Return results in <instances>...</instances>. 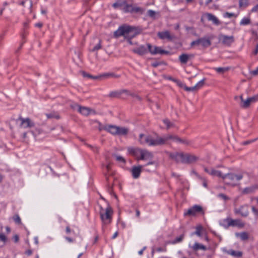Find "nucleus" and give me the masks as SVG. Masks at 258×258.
<instances>
[{
	"mask_svg": "<svg viewBox=\"0 0 258 258\" xmlns=\"http://www.w3.org/2000/svg\"><path fill=\"white\" fill-rule=\"evenodd\" d=\"M257 188L256 186H251L250 187H248L246 188H245L243 191L242 193L244 194H248L252 193L254 191V190Z\"/></svg>",
	"mask_w": 258,
	"mask_h": 258,
	"instance_id": "nucleus-28",
	"label": "nucleus"
},
{
	"mask_svg": "<svg viewBox=\"0 0 258 258\" xmlns=\"http://www.w3.org/2000/svg\"><path fill=\"white\" fill-rule=\"evenodd\" d=\"M132 51L140 55H143L147 52V49L144 45H140L139 47L133 49Z\"/></svg>",
	"mask_w": 258,
	"mask_h": 258,
	"instance_id": "nucleus-20",
	"label": "nucleus"
},
{
	"mask_svg": "<svg viewBox=\"0 0 258 258\" xmlns=\"http://www.w3.org/2000/svg\"><path fill=\"white\" fill-rule=\"evenodd\" d=\"M157 35L161 39H166L169 41H171L174 38V36L171 35L168 31L159 32Z\"/></svg>",
	"mask_w": 258,
	"mask_h": 258,
	"instance_id": "nucleus-17",
	"label": "nucleus"
},
{
	"mask_svg": "<svg viewBox=\"0 0 258 258\" xmlns=\"http://www.w3.org/2000/svg\"><path fill=\"white\" fill-rule=\"evenodd\" d=\"M88 147L91 148L94 152L98 153L99 150H98V148L97 147H93V146H92L90 145H88Z\"/></svg>",
	"mask_w": 258,
	"mask_h": 258,
	"instance_id": "nucleus-55",
	"label": "nucleus"
},
{
	"mask_svg": "<svg viewBox=\"0 0 258 258\" xmlns=\"http://www.w3.org/2000/svg\"><path fill=\"white\" fill-rule=\"evenodd\" d=\"M239 99L240 100V106L242 108H247L251 104L258 101V94L246 99H244L241 95L239 96Z\"/></svg>",
	"mask_w": 258,
	"mask_h": 258,
	"instance_id": "nucleus-6",
	"label": "nucleus"
},
{
	"mask_svg": "<svg viewBox=\"0 0 258 258\" xmlns=\"http://www.w3.org/2000/svg\"><path fill=\"white\" fill-rule=\"evenodd\" d=\"M120 76L116 75L113 73H104L99 76H92L91 79L94 80H103L109 78H118Z\"/></svg>",
	"mask_w": 258,
	"mask_h": 258,
	"instance_id": "nucleus-13",
	"label": "nucleus"
},
{
	"mask_svg": "<svg viewBox=\"0 0 258 258\" xmlns=\"http://www.w3.org/2000/svg\"><path fill=\"white\" fill-rule=\"evenodd\" d=\"M139 155L140 156V159L141 160H148L152 159L153 157L152 154L147 151L140 150H139Z\"/></svg>",
	"mask_w": 258,
	"mask_h": 258,
	"instance_id": "nucleus-16",
	"label": "nucleus"
},
{
	"mask_svg": "<svg viewBox=\"0 0 258 258\" xmlns=\"http://www.w3.org/2000/svg\"><path fill=\"white\" fill-rule=\"evenodd\" d=\"M169 157L176 162H181L185 164L193 163L196 162L198 159L194 155L177 152L170 153Z\"/></svg>",
	"mask_w": 258,
	"mask_h": 258,
	"instance_id": "nucleus-2",
	"label": "nucleus"
},
{
	"mask_svg": "<svg viewBox=\"0 0 258 258\" xmlns=\"http://www.w3.org/2000/svg\"><path fill=\"white\" fill-rule=\"evenodd\" d=\"M120 95V91H116L110 92L108 96L111 98H116L119 97Z\"/></svg>",
	"mask_w": 258,
	"mask_h": 258,
	"instance_id": "nucleus-35",
	"label": "nucleus"
},
{
	"mask_svg": "<svg viewBox=\"0 0 258 258\" xmlns=\"http://www.w3.org/2000/svg\"><path fill=\"white\" fill-rule=\"evenodd\" d=\"M206 17L209 21H212L213 23L216 25H219L221 24L218 18L212 14L207 13Z\"/></svg>",
	"mask_w": 258,
	"mask_h": 258,
	"instance_id": "nucleus-21",
	"label": "nucleus"
},
{
	"mask_svg": "<svg viewBox=\"0 0 258 258\" xmlns=\"http://www.w3.org/2000/svg\"><path fill=\"white\" fill-rule=\"evenodd\" d=\"M159 64H160V62H157V61L154 62L152 63V64H151L152 66L154 68L158 67Z\"/></svg>",
	"mask_w": 258,
	"mask_h": 258,
	"instance_id": "nucleus-61",
	"label": "nucleus"
},
{
	"mask_svg": "<svg viewBox=\"0 0 258 258\" xmlns=\"http://www.w3.org/2000/svg\"><path fill=\"white\" fill-rule=\"evenodd\" d=\"M117 132L116 136H125L129 132V129L125 127H117Z\"/></svg>",
	"mask_w": 258,
	"mask_h": 258,
	"instance_id": "nucleus-22",
	"label": "nucleus"
},
{
	"mask_svg": "<svg viewBox=\"0 0 258 258\" xmlns=\"http://www.w3.org/2000/svg\"><path fill=\"white\" fill-rule=\"evenodd\" d=\"M250 74L254 75V76H256L258 75V67L256 68L255 70H253V71H252L251 72H250Z\"/></svg>",
	"mask_w": 258,
	"mask_h": 258,
	"instance_id": "nucleus-58",
	"label": "nucleus"
},
{
	"mask_svg": "<svg viewBox=\"0 0 258 258\" xmlns=\"http://www.w3.org/2000/svg\"><path fill=\"white\" fill-rule=\"evenodd\" d=\"M202 230V227L201 226H198L196 227V231L192 234H196L199 236L201 235V231Z\"/></svg>",
	"mask_w": 258,
	"mask_h": 258,
	"instance_id": "nucleus-42",
	"label": "nucleus"
},
{
	"mask_svg": "<svg viewBox=\"0 0 258 258\" xmlns=\"http://www.w3.org/2000/svg\"><path fill=\"white\" fill-rule=\"evenodd\" d=\"M205 83V79L199 81L195 86L191 87H185V90L186 91H195L202 88Z\"/></svg>",
	"mask_w": 258,
	"mask_h": 258,
	"instance_id": "nucleus-19",
	"label": "nucleus"
},
{
	"mask_svg": "<svg viewBox=\"0 0 258 258\" xmlns=\"http://www.w3.org/2000/svg\"><path fill=\"white\" fill-rule=\"evenodd\" d=\"M249 5V0H239V6L240 8H245Z\"/></svg>",
	"mask_w": 258,
	"mask_h": 258,
	"instance_id": "nucleus-32",
	"label": "nucleus"
},
{
	"mask_svg": "<svg viewBox=\"0 0 258 258\" xmlns=\"http://www.w3.org/2000/svg\"><path fill=\"white\" fill-rule=\"evenodd\" d=\"M204 214V210L202 206L199 205H195L191 208L188 209L186 212L184 213V216H195L197 214Z\"/></svg>",
	"mask_w": 258,
	"mask_h": 258,
	"instance_id": "nucleus-7",
	"label": "nucleus"
},
{
	"mask_svg": "<svg viewBox=\"0 0 258 258\" xmlns=\"http://www.w3.org/2000/svg\"><path fill=\"white\" fill-rule=\"evenodd\" d=\"M184 236V235L183 234H181L179 237L176 238L173 241H172L171 242V243L172 244H175L176 243H178V242H181L182 240V239H183Z\"/></svg>",
	"mask_w": 258,
	"mask_h": 258,
	"instance_id": "nucleus-39",
	"label": "nucleus"
},
{
	"mask_svg": "<svg viewBox=\"0 0 258 258\" xmlns=\"http://www.w3.org/2000/svg\"><path fill=\"white\" fill-rule=\"evenodd\" d=\"M226 221L227 222L228 226H237L239 228H242L244 226V223L240 219H232L227 218Z\"/></svg>",
	"mask_w": 258,
	"mask_h": 258,
	"instance_id": "nucleus-12",
	"label": "nucleus"
},
{
	"mask_svg": "<svg viewBox=\"0 0 258 258\" xmlns=\"http://www.w3.org/2000/svg\"><path fill=\"white\" fill-rule=\"evenodd\" d=\"M224 17H227V18H231L232 17H236V16L234 14V13H229V12H226L224 14Z\"/></svg>",
	"mask_w": 258,
	"mask_h": 258,
	"instance_id": "nucleus-49",
	"label": "nucleus"
},
{
	"mask_svg": "<svg viewBox=\"0 0 258 258\" xmlns=\"http://www.w3.org/2000/svg\"><path fill=\"white\" fill-rule=\"evenodd\" d=\"M194 57L193 54L182 53L179 56V60L182 64H185Z\"/></svg>",
	"mask_w": 258,
	"mask_h": 258,
	"instance_id": "nucleus-18",
	"label": "nucleus"
},
{
	"mask_svg": "<svg viewBox=\"0 0 258 258\" xmlns=\"http://www.w3.org/2000/svg\"><path fill=\"white\" fill-rule=\"evenodd\" d=\"M236 235L239 236L242 240H246L248 238V234L245 232H241L240 233H237Z\"/></svg>",
	"mask_w": 258,
	"mask_h": 258,
	"instance_id": "nucleus-36",
	"label": "nucleus"
},
{
	"mask_svg": "<svg viewBox=\"0 0 258 258\" xmlns=\"http://www.w3.org/2000/svg\"><path fill=\"white\" fill-rule=\"evenodd\" d=\"M13 220L17 224H20L21 223V218L18 215H16L13 217Z\"/></svg>",
	"mask_w": 258,
	"mask_h": 258,
	"instance_id": "nucleus-45",
	"label": "nucleus"
},
{
	"mask_svg": "<svg viewBox=\"0 0 258 258\" xmlns=\"http://www.w3.org/2000/svg\"><path fill=\"white\" fill-rule=\"evenodd\" d=\"M120 94L121 95L123 93H125L126 94V95H130V96H133L134 95V93H131L129 90H126V89H122V90H120Z\"/></svg>",
	"mask_w": 258,
	"mask_h": 258,
	"instance_id": "nucleus-46",
	"label": "nucleus"
},
{
	"mask_svg": "<svg viewBox=\"0 0 258 258\" xmlns=\"http://www.w3.org/2000/svg\"><path fill=\"white\" fill-rule=\"evenodd\" d=\"M214 70L219 73H223L229 70V68H216Z\"/></svg>",
	"mask_w": 258,
	"mask_h": 258,
	"instance_id": "nucleus-38",
	"label": "nucleus"
},
{
	"mask_svg": "<svg viewBox=\"0 0 258 258\" xmlns=\"http://www.w3.org/2000/svg\"><path fill=\"white\" fill-rule=\"evenodd\" d=\"M177 83L178 86H179L180 87L183 88L185 89V87H186V85L182 83L180 81H177Z\"/></svg>",
	"mask_w": 258,
	"mask_h": 258,
	"instance_id": "nucleus-59",
	"label": "nucleus"
},
{
	"mask_svg": "<svg viewBox=\"0 0 258 258\" xmlns=\"http://www.w3.org/2000/svg\"><path fill=\"white\" fill-rule=\"evenodd\" d=\"M101 48V41L100 40L99 43L96 44L92 49V51H97Z\"/></svg>",
	"mask_w": 258,
	"mask_h": 258,
	"instance_id": "nucleus-44",
	"label": "nucleus"
},
{
	"mask_svg": "<svg viewBox=\"0 0 258 258\" xmlns=\"http://www.w3.org/2000/svg\"><path fill=\"white\" fill-rule=\"evenodd\" d=\"M257 140V139L255 138V139H254L253 140H248V141H244L242 143V145H247L249 144H251L255 141H256Z\"/></svg>",
	"mask_w": 258,
	"mask_h": 258,
	"instance_id": "nucleus-50",
	"label": "nucleus"
},
{
	"mask_svg": "<svg viewBox=\"0 0 258 258\" xmlns=\"http://www.w3.org/2000/svg\"><path fill=\"white\" fill-rule=\"evenodd\" d=\"M145 10L134 5L133 13L143 14Z\"/></svg>",
	"mask_w": 258,
	"mask_h": 258,
	"instance_id": "nucleus-33",
	"label": "nucleus"
},
{
	"mask_svg": "<svg viewBox=\"0 0 258 258\" xmlns=\"http://www.w3.org/2000/svg\"><path fill=\"white\" fill-rule=\"evenodd\" d=\"M113 156L115 157L116 160L118 162L122 163L123 164H124L125 163V160L123 157L115 154L113 155Z\"/></svg>",
	"mask_w": 258,
	"mask_h": 258,
	"instance_id": "nucleus-34",
	"label": "nucleus"
},
{
	"mask_svg": "<svg viewBox=\"0 0 258 258\" xmlns=\"http://www.w3.org/2000/svg\"><path fill=\"white\" fill-rule=\"evenodd\" d=\"M82 74L83 76V77H87L89 78H91V77H92V75H91L90 74H88L85 72H82Z\"/></svg>",
	"mask_w": 258,
	"mask_h": 258,
	"instance_id": "nucleus-57",
	"label": "nucleus"
},
{
	"mask_svg": "<svg viewBox=\"0 0 258 258\" xmlns=\"http://www.w3.org/2000/svg\"><path fill=\"white\" fill-rule=\"evenodd\" d=\"M106 128H107V125H103L100 123H99L98 129H99V131H102V130H105L106 131Z\"/></svg>",
	"mask_w": 258,
	"mask_h": 258,
	"instance_id": "nucleus-53",
	"label": "nucleus"
},
{
	"mask_svg": "<svg viewBox=\"0 0 258 258\" xmlns=\"http://www.w3.org/2000/svg\"><path fill=\"white\" fill-rule=\"evenodd\" d=\"M139 149H135L133 148H128V152L133 155H139Z\"/></svg>",
	"mask_w": 258,
	"mask_h": 258,
	"instance_id": "nucleus-41",
	"label": "nucleus"
},
{
	"mask_svg": "<svg viewBox=\"0 0 258 258\" xmlns=\"http://www.w3.org/2000/svg\"><path fill=\"white\" fill-rule=\"evenodd\" d=\"M147 47H148V49L149 50V51L150 52V49L151 50H154V46H152L151 44H149V43H148L147 44Z\"/></svg>",
	"mask_w": 258,
	"mask_h": 258,
	"instance_id": "nucleus-60",
	"label": "nucleus"
},
{
	"mask_svg": "<svg viewBox=\"0 0 258 258\" xmlns=\"http://www.w3.org/2000/svg\"><path fill=\"white\" fill-rule=\"evenodd\" d=\"M105 169L108 172V176H112L113 175V172L111 171V167L109 164L105 166Z\"/></svg>",
	"mask_w": 258,
	"mask_h": 258,
	"instance_id": "nucleus-47",
	"label": "nucleus"
},
{
	"mask_svg": "<svg viewBox=\"0 0 258 258\" xmlns=\"http://www.w3.org/2000/svg\"><path fill=\"white\" fill-rule=\"evenodd\" d=\"M161 140H162L161 145H162L165 144L166 142L169 140H172L174 142L179 143L180 141H181V138L177 136L168 134L161 137Z\"/></svg>",
	"mask_w": 258,
	"mask_h": 258,
	"instance_id": "nucleus-14",
	"label": "nucleus"
},
{
	"mask_svg": "<svg viewBox=\"0 0 258 258\" xmlns=\"http://www.w3.org/2000/svg\"><path fill=\"white\" fill-rule=\"evenodd\" d=\"M163 122L166 125L167 130H169L170 128L175 126L174 124L171 122L168 119L166 118L163 119Z\"/></svg>",
	"mask_w": 258,
	"mask_h": 258,
	"instance_id": "nucleus-30",
	"label": "nucleus"
},
{
	"mask_svg": "<svg viewBox=\"0 0 258 258\" xmlns=\"http://www.w3.org/2000/svg\"><path fill=\"white\" fill-rule=\"evenodd\" d=\"M133 7H134V5H129V4H127L125 2V4L124 5L122 10L125 13H133Z\"/></svg>",
	"mask_w": 258,
	"mask_h": 258,
	"instance_id": "nucleus-26",
	"label": "nucleus"
},
{
	"mask_svg": "<svg viewBox=\"0 0 258 258\" xmlns=\"http://www.w3.org/2000/svg\"><path fill=\"white\" fill-rule=\"evenodd\" d=\"M227 253L234 257H240L242 255V252L240 251H235L233 250H229L227 251Z\"/></svg>",
	"mask_w": 258,
	"mask_h": 258,
	"instance_id": "nucleus-27",
	"label": "nucleus"
},
{
	"mask_svg": "<svg viewBox=\"0 0 258 258\" xmlns=\"http://www.w3.org/2000/svg\"><path fill=\"white\" fill-rule=\"evenodd\" d=\"M124 4H125V1H117L113 4L112 6L114 8H122V9Z\"/></svg>",
	"mask_w": 258,
	"mask_h": 258,
	"instance_id": "nucleus-31",
	"label": "nucleus"
},
{
	"mask_svg": "<svg viewBox=\"0 0 258 258\" xmlns=\"http://www.w3.org/2000/svg\"><path fill=\"white\" fill-rule=\"evenodd\" d=\"M250 20L249 18H243L240 22V24L241 25H246L250 24Z\"/></svg>",
	"mask_w": 258,
	"mask_h": 258,
	"instance_id": "nucleus-40",
	"label": "nucleus"
},
{
	"mask_svg": "<svg viewBox=\"0 0 258 258\" xmlns=\"http://www.w3.org/2000/svg\"><path fill=\"white\" fill-rule=\"evenodd\" d=\"M140 33L137 29L134 27L128 25L120 26L119 28L114 32V36L118 38L123 36L125 39L133 38Z\"/></svg>",
	"mask_w": 258,
	"mask_h": 258,
	"instance_id": "nucleus-1",
	"label": "nucleus"
},
{
	"mask_svg": "<svg viewBox=\"0 0 258 258\" xmlns=\"http://www.w3.org/2000/svg\"><path fill=\"white\" fill-rule=\"evenodd\" d=\"M139 142L142 144H148L151 146H161L162 140L161 137L157 136L156 138H154L150 135H146L141 134L139 136Z\"/></svg>",
	"mask_w": 258,
	"mask_h": 258,
	"instance_id": "nucleus-3",
	"label": "nucleus"
},
{
	"mask_svg": "<svg viewBox=\"0 0 258 258\" xmlns=\"http://www.w3.org/2000/svg\"><path fill=\"white\" fill-rule=\"evenodd\" d=\"M142 166H134L132 168V173L134 177H138L142 171Z\"/></svg>",
	"mask_w": 258,
	"mask_h": 258,
	"instance_id": "nucleus-24",
	"label": "nucleus"
},
{
	"mask_svg": "<svg viewBox=\"0 0 258 258\" xmlns=\"http://www.w3.org/2000/svg\"><path fill=\"white\" fill-rule=\"evenodd\" d=\"M257 11H258V5H257L255 7H254L251 10L252 12H257Z\"/></svg>",
	"mask_w": 258,
	"mask_h": 258,
	"instance_id": "nucleus-62",
	"label": "nucleus"
},
{
	"mask_svg": "<svg viewBox=\"0 0 258 258\" xmlns=\"http://www.w3.org/2000/svg\"><path fill=\"white\" fill-rule=\"evenodd\" d=\"M211 44V42L210 40L209 39H207L206 38H199L195 41H193L190 43L191 46L201 45L204 47H207L210 46Z\"/></svg>",
	"mask_w": 258,
	"mask_h": 258,
	"instance_id": "nucleus-9",
	"label": "nucleus"
},
{
	"mask_svg": "<svg viewBox=\"0 0 258 258\" xmlns=\"http://www.w3.org/2000/svg\"><path fill=\"white\" fill-rule=\"evenodd\" d=\"M218 196L221 199H223L224 201H227L229 199V198L223 194H220Z\"/></svg>",
	"mask_w": 258,
	"mask_h": 258,
	"instance_id": "nucleus-52",
	"label": "nucleus"
},
{
	"mask_svg": "<svg viewBox=\"0 0 258 258\" xmlns=\"http://www.w3.org/2000/svg\"><path fill=\"white\" fill-rule=\"evenodd\" d=\"M150 53L153 55L157 54H163L168 53V51L162 49L160 47L154 46V50H151L150 49Z\"/></svg>",
	"mask_w": 258,
	"mask_h": 258,
	"instance_id": "nucleus-23",
	"label": "nucleus"
},
{
	"mask_svg": "<svg viewBox=\"0 0 258 258\" xmlns=\"http://www.w3.org/2000/svg\"><path fill=\"white\" fill-rule=\"evenodd\" d=\"M46 115L47 117V118H59V116L57 115H56L54 113L51 112L50 113H46Z\"/></svg>",
	"mask_w": 258,
	"mask_h": 258,
	"instance_id": "nucleus-43",
	"label": "nucleus"
},
{
	"mask_svg": "<svg viewBox=\"0 0 258 258\" xmlns=\"http://www.w3.org/2000/svg\"><path fill=\"white\" fill-rule=\"evenodd\" d=\"M112 214V209L109 206L105 209L100 207V218L104 224H108L111 222Z\"/></svg>",
	"mask_w": 258,
	"mask_h": 258,
	"instance_id": "nucleus-4",
	"label": "nucleus"
},
{
	"mask_svg": "<svg viewBox=\"0 0 258 258\" xmlns=\"http://www.w3.org/2000/svg\"><path fill=\"white\" fill-rule=\"evenodd\" d=\"M117 126L113 125H107V128H106V131L113 135L116 136L117 132Z\"/></svg>",
	"mask_w": 258,
	"mask_h": 258,
	"instance_id": "nucleus-25",
	"label": "nucleus"
},
{
	"mask_svg": "<svg viewBox=\"0 0 258 258\" xmlns=\"http://www.w3.org/2000/svg\"><path fill=\"white\" fill-rule=\"evenodd\" d=\"M148 16L152 18L155 19L156 17V15L158 14V13L156 12L155 11L150 10L147 12Z\"/></svg>",
	"mask_w": 258,
	"mask_h": 258,
	"instance_id": "nucleus-37",
	"label": "nucleus"
},
{
	"mask_svg": "<svg viewBox=\"0 0 258 258\" xmlns=\"http://www.w3.org/2000/svg\"><path fill=\"white\" fill-rule=\"evenodd\" d=\"M179 143L183 144L185 145H189L190 144V142L186 139H181V141H180Z\"/></svg>",
	"mask_w": 258,
	"mask_h": 258,
	"instance_id": "nucleus-48",
	"label": "nucleus"
},
{
	"mask_svg": "<svg viewBox=\"0 0 258 258\" xmlns=\"http://www.w3.org/2000/svg\"><path fill=\"white\" fill-rule=\"evenodd\" d=\"M192 248L194 250H198L199 249H203L204 250H206L207 248L205 246L200 243L196 242L193 245Z\"/></svg>",
	"mask_w": 258,
	"mask_h": 258,
	"instance_id": "nucleus-29",
	"label": "nucleus"
},
{
	"mask_svg": "<svg viewBox=\"0 0 258 258\" xmlns=\"http://www.w3.org/2000/svg\"><path fill=\"white\" fill-rule=\"evenodd\" d=\"M252 211L255 216L258 217V209H256L254 207H252Z\"/></svg>",
	"mask_w": 258,
	"mask_h": 258,
	"instance_id": "nucleus-56",
	"label": "nucleus"
},
{
	"mask_svg": "<svg viewBox=\"0 0 258 258\" xmlns=\"http://www.w3.org/2000/svg\"><path fill=\"white\" fill-rule=\"evenodd\" d=\"M157 251L160 252V251H165V249H164L162 247H158L156 250Z\"/></svg>",
	"mask_w": 258,
	"mask_h": 258,
	"instance_id": "nucleus-63",
	"label": "nucleus"
},
{
	"mask_svg": "<svg viewBox=\"0 0 258 258\" xmlns=\"http://www.w3.org/2000/svg\"><path fill=\"white\" fill-rule=\"evenodd\" d=\"M211 176H217L219 177H224L225 176H231L232 177H243L245 176H250V175L246 172H242L238 174H235L233 173H229L227 174H224L222 172L219 170L214 169L213 168L211 171Z\"/></svg>",
	"mask_w": 258,
	"mask_h": 258,
	"instance_id": "nucleus-5",
	"label": "nucleus"
},
{
	"mask_svg": "<svg viewBox=\"0 0 258 258\" xmlns=\"http://www.w3.org/2000/svg\"><path fill=\"white\" fill-rule=\"evenodd\" d=\"M14 239L15 242H17L19 241V236L17 235H15L14 236Z\"/></svg>",
	"mask_w": 258,
	"mask_h": 258,
	"instance_id": "nucleus-64",
	"label": "nucleus"
},
{
	"mask_svg": "<svg viewBox=\"0 0 258 258\" xmlns=\"http://www.w3.org/2000/svg\"><path fill=\"white\" fill-rule=\"evenodd\" d=\"M234 213L236 214H240L242 217H247L249 213L248 206L243 205L239 208H235Z\"/></svg>",
	"mask_w": 258,
	"mask_h": 258,
	"instance_id": "nucleus-15",
	"label": "nucleus"
},
{
	"mask_svg": "<svg viewBox=\"0 0 258 258\" xmlns=\"http://www.w3.org/2000/svg\"><path fill=\"white\" fill-rule=\"evenodd\" d=\"M18 120L21 121L20 126L23 128H31L35 125L34 123L29 118H24L19 117Z\"/></svg>",
	"mask_w": 258,
	"mask_h": 258,
	"instance_id": "nucleus-11",
	"label": "nucleus"
},
{
	"mask_svg": "<svg viewBox=\"0 0 258 258\" xmlns=\"http://www.w3.org/2000/svg\"><path fill=\"white\" fill-rule=\"evenodd\" d=\"M7 240L6 236L3 233H0V240L6 242Z\"/></svg>",
	"mask_w": 258,
	"mask_h": 258,
	"instance_id": "nucleus-51",
	"label": "nucleus"
},
{
	"mask_svg": "<svg viewBox=\"0 0 258 258\" xmlns=\"http://www.w3.org/2000/svg\"><path fill=\"white\" fill-rule=\"evenodd\" d=\"M213 168H208L207 167H204V171L208 173L209 175L211 176V171L212 170Z\"/></svg>",
	"mask_w": 258,
	"mask_h": 258,
	"instance_id": "nucleus-54",
	"label": "nucleus"
},
{
	"mask_svg": "<svg viewBox=\"0 0 258 258\" xmlns=\"http://www.w3.org/2000/svg\"><path fill=\"white\" fill-rule=\"evenodd\" d=\"M218 39L224 45L230 46L234 41V38L233 36H227L224 34L219 35Z\"/></svg>",
	"mask_w": 258,
	"mask_h": 258,
	"instance_id": "nucleus-8",
	"label": "nucleus"
},
{
	"mask_svg": "<svg viewBox=\"0 0 258 258\" xmlns=\"http://www.w3.org/2000/svg\"><path fill=\"white\" fill-rule=\"evenodd\" d=\"M78 108V111L81 114L85 116H88L91 114H96L95 111L89 107L81 106L79 105H76Z\"/></svg>",
	"mask_w": 258,
	"mask_h": 258,
	"instance_id": "nucleus-10",
	"label": "nucleus"
}]
</instances>
